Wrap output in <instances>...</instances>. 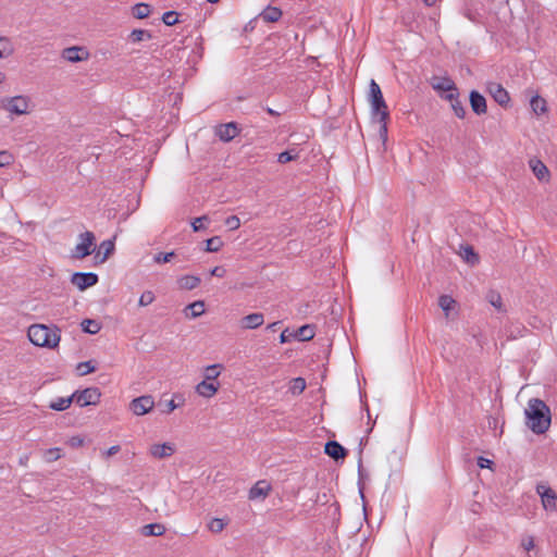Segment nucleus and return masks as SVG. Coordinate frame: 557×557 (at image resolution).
Listing matches in <instances>:
<instances>
[{
    "label": "nucleus",
    "mask_w": 557,
    "mask_h": 557,
    "mask_svg": "<svg viewBox=\"0 0 557 557\" xmlns=\"http://www.w3.org/2000/svg\"><path fill=\"white\" fill-rule=\"evenodd\" d=\"M476 463L482 469H484V468L491 469V466L493 465V460L484 458V457L481 456V457L478 458Z\"/></svg>",
    "instance_id": "864d4df0"
},
{
    "label": "nucleus",
    "mask_w": 557,
    "mask_h": 557,
    "mask_svg": "<svg viewBox=\"0 0 557 557\" xmlns=\"http://www.w3.org/2000/svg\"><path fill=\"white\" fill-rule=\"evenodd\" d=\"M165 406H166V408L163 411L166 413L172 412L173 410H175L178 407V405L174 401V399L169 400Z\"/></svg>",
    "instance_id": "13d9d810"
},
{
    "label": "nucleus",
    "mask_w": 557,
    "mask_h": 557,
    "mask_svg": "<svg viewBox=\"0 0 557 557\" xmlns=\"http://www.w3.org/2000/svg\"><path fill=\"white\" fill-rule=\"evenodd\" d=\"M306 388V381L302 377H295L290 381L289 391L294 395L302 393Z\"/></svg>",
    "instance_id": "c9c22d12"
},
{
    "label": "nucleus",
    "mask_w": 557,
    "mask_h": 557,
    "mask_svg": "<svg viewBox=\"0 0 557 557\" xmlns=\"http://www.w3.org/2000/svg\"><path fill=\"white\" fill-rule=\"evenodd\" d=\"M114 251V242L112 239L103 240L99 247L98 250L95 253V261L96 263H103L107 261L109 256Z\"/></svg>",
    "instance_id": "dca6fc26"
},
{
    "label": "nucleus",
    "mask_w": 557,
    "mask_h": 557,
    "mask_svg": "<svg viewBox=\"0 0 557 557\" xmlns=\"http://www.w3.org/2000/svg\"><path fill=\"white\" fill-rule=\"evenodd\" d=\"M0 107L10 114L25 115L30 112L32 102L29 97L18 95L1 99Z\"/></svg>",
    "instance_id": "7ed1b4c3"
},
{
    "label": "nucleus",
    "mask_w": 557,
    "mask_h": 557,
    "mask_svg": "<svg viewBox=\"0 0 557 557\" xmlns=\"http://www.w3.org/2000/svg\"><path fill=\"white\" fill-rule=\"evenodd\" d=\"M487 90L493 97V99L502 107H505L509 103L510 97L508 91L498 83H490L487 85Z\"/></svg>",
    "instance_id": "9b49d317"
},
{
    "label": "nucleus",
    "mask_w": 557,
    "mask_h": 557,
    "mask_svg": "<svg viewBox=\"0 0 557 557\" xmlns=\"http://www.w3.org/2000/svg\"><path fill=\"white\" fill-rule=\"evenodd\" d=\"M178 449L175 443L173 442H165L162 444H154L150 448V453H164L165 450L175 451Z\"/></svg>",
    "instance_id": "4c0bfd02"
},
{
    "label": "nucleus",
    "mask_w": 557,
    "mask_h": 557,
    "mask_svg": "<svg viewBox=\"0 0 557 557\" xmlns=\"http://www.w3.org/2000/svg\"><path fill=\"white\" fill-rule=\"evenodd\" d=\"M61 57L67 62L76 63L88 60L89 52L85 47L73 46L63 49L61 52Z\"/></svg>",
    "instance_id": "0eeeda50"
},
{
    "label": "nucleus",
    "mask_w": 557,
    "mask_h": 557,
    "mask_svg": "<svg viewBox=\"0 0 557 557\" xmlns=\"http://www.w3.org/2000/svg\"><path fill=\"white\" fill-rule=\"evenodd\" d=\"M156 299V295L152 290H146L144 292L140 297H139V300H138V306L139 307H147L149 305H151Z\"/></svg>",
    "instance_id": "58836bf2"
},
{
    "label": "nucleus",
    "mask_w": 557,
    "mask_h": 557,
    "mask_svg": "<svg viewBox=\"0 0 557 557\" xmlns=\"http://www.w3.org/2000/svg\"><path fill=\"white\" fill-rule=\"evenodd\" d=\"M14 49L9 38L0 37V59L10 57Z\"/></svg>",
    "instance_id": "7c9ffc66"
},
{
    "label": "nucleus",
    "mask_w": 557,
    "mask_h": 557,
    "mask_svg": "<svg viewBox=\"0 0 557 557\" xmlns=\"http://www.w3.org/2000/svg\"><path fill=\"white\" fill-rule=\"evenodd\" d=\"M450 106L456 116L459 119H463L466 116V109L459 98L450 103Z\"/></svg>",
    "instance_id": "c03bdc74"
},
{
    "label": "nucleus",
    "mask_w": 557,
    "mask_h": 557,
    "mask_svg": "<svg viewBox=\"0 0 557 557\" xmlns=\"http://www.w3.org/2000/svg\"><path fill=\"white\" fill-rule=\"evenodd\" d=\"M520 546L524 552H530L535 547L534 537L531 535H525L521 539Z\"/></svg>",
    "instance_id": "a18cd8bd"
},
{
    "label": "nucleus",
    "mask_w": 557,
    "mask_h": 557,
    "mask_svg": "<svg viewBox=\"0 0 557 557\" xmlns=\"http://www.w3.org/2000/svg\"><path fill=\"white\" fill-rule=\"evenodd\" d=\"M95 251V235L92 232H85L78 236V243L75 245L72 257L83 259Z\"/></svg>",
    "instance_id": "20e7f679"
},
{
    "label": "nucleus",
    "mask_w": 557,
    "mask_h": 557,
    "mask_svg": "<svg viewBox=\"0 0 557 557\" xmlns=\"http://www.w3.org/2000/svg\"><path fill=\"white\" fill-rule=\"evenodd\" d=\"M381 125H380V129H379V134L381 136V138L383 139V141H385L387 139V124H386V121H377Z\"/></svg>",
    "instance_id": "6e6d98bb"
},
{
    "label": "nucleus",
    "mask_w": 557,
    "mask_h": 557,
    "mask_svg": "<svg viewBox=\"0 0 557 557\" xmlns=\"http://www.w3.org/2000/svg\"><path fill=\"white\" fill-rule=\"evenodd\" d=\"M287 333V330L283 331L280 335V342L282 344L288 342V335L286 334Z\"/></svg>",
    "instance_id": "bf43d9fd"
},
{
    "label": "nucleus",
    "mask_w": 557,
    "mask_h": 557,
    "mask_svg": "<svg viewBox=\"0 0 557 557\" xmlns=\"http://www.w3.org/2000/svg\"><path fill=\"white\" fill-rule=\"evenodd\" d=\"M265 110L270 115H273V116L280 115V113L277 111L273 110L272 108H267Z\"/></svg>",
    "instance_id": "680f3d73"
},
{
    "label": "nucleus",
    "mask_w": 557,
    "mask_h": 557,
    "mask_svg": "<svg viewBox=\"0 0 557 557\" xmlns=\"http://www.w3.org/2000/svg\"><path fill=\"white\" fill-rule=\"evenodd\" d=\"M381 97H383V95H382L379 84H376V82L374 79H371L370 89H369V101L374 100V99L377 100Z\"/></svg>",
    "instance_id": "ea45409f"
},
{
    "label": "nucleus",
    "mask_w": 557,
    "mask_h": 557,
    "mask_svg": "<svg viewBox=\"0 0 557 557\" xmlns=\"http://www.w3.org/2000/svg\"><path fill=\"white\" fill-rule=\"evenodd\" d=\"M120 446H111L106 453H119Z\"/></svg>",
    "instance_id": "052dcab7"
},
{
    "label": "nucleus",
    "mask_w": 557,
    "mask_h": 557,
    "mask_svg": "<svg viewBox=\"0 0 557 557\" xmlns=\"http://www.w3.org/2000/svg\"><path fill=\"white\" fill-rule=\"evenodd\" d=\"M470 106L472 111L478 114H485L487 111L486 100L485 98L476 90H472L470 92Z\"/></svg>",
    "instance_id": "2eb2a0df"
},
{
    "label": "nucleus",
    "mask_w": 557,
    "mask_h": 557,
    "mask_svg": "<svg viewBox=\"0 0 557 557\" xmlns=\"http://www.w3.org/2000/svg\"><path fill=\"white\" fill-rule=\"evenodd\" d=\"M227 524V521L221 518H212L208 523V529L212 533H221Z\"/></svg>",
    "instance_id": "2f4dec72"
},
{
    "label": "nucleus",
    "mask_w": 557,
    "mask_h": 557,
    "mask_svg": "<svg viewBox=\"0 0 557 557\" xmlns=\"http://www.w3.org/2000/svg\"><path fill=\"white\" fill-rule=\"evenodd\" d=\"M222 246H223V242H222L221 237L213 236L206 242V251L216 252L221 249Z\"/></svg>",
    "instance_id": "e433bc0d"
},
{
    "label": "nucleus",
    "mask_w": 557,
    "mask_h": 557,
    "mask_svg": "<svg viewBox=\"0 0 557 557\" xmlns=\"http://www.w3.org/2000/svg\"><path fill=\"white\" fill-rule=\"evenodd\" d=\"M174 257V251H170V252H159L157 253L154 257H153V261L156 263H165V262H169L171 261V259Z\"/></svg>",
    "instance_id": "09e8293b"
},
{
    "label": "nucleus",
    "mask_w": 557,
    "mask_h": 557,
    "mask_svg": "<svg viewBox=\"0 0 557 557\" xmlns=\"http://www.w3.org/2000/svg\"><path fill=\"white\" fill-rule=\"evenodd\" d=\"M486 300L491 306H493L498 312H506V309L503 304V298L499 293L495 290H490L486 294Z\"/></svg>",
    "instance_id": "412c9836"
},
{
    "label": "nucleus",
    "mask_w": 557,
    "mask_h": 557,
    "mask_svg": "<svg viewBox=\"0 0 557 557\" xmlns=\"http://www.w3.org/2000/svg\"><path fill=\"white\" fill-rule=\"evenodd\" d=\"M82 327H83V331L88 334H97L101 329L100 324L97 321L91 320V319H85L82 322Z\"/></svg>",
    "instance_id": "f704fd0d"
},
{
    "label": "nucleus",
    "mask_w": 557,
    "mask_h": 557,
    "mask_svg": "<svg viewBox=\"0 0 557 557\" xmlns=\"http://www.w3.org/2000/svg\"><path fill=\"white\" fill-rule=\"evenodd\" d=\"M432 87L437 91L456 90L455 83L448 77L437 78L436 82L432 83Z\"/></svg>",
    "instance_id": "5701e85b"
},
{
    "label": "nucleus",
    "mask_w": 557,
    "mask_h": 557,
    "mask_svg": "<svg viewBox=\"0 0 557 557\" xmlns=\"http://www.w3.org/2000/svg\"><path fill=\"white\" fill-rule=\"evenodd\" d=\"M536 493L541 497L542 506L545 510H557V495L549 486L540 483L536 485Z\"/></svg>",
    "instance_id": "423d86ee"
},
{
    "label": "nucleus",
    "mask_w": 557,
    "mask_h": 557,
    "mask_svg": "<svg viewBox=\"0 0 557 557\" xmlns=\"http://www.w3.org/2000/svg\"><path fill=\"white\" fill-rule=\"evenodd\" d=\"M428 5H432L436 0H423Z\"/></svg>",
    "instance_id": "774afa93"
},
{
    "label": "nucleus",
    "mask_w": 557,
    "mask_h": 557,
    "mask_svg": "<svg viewBox=\"0 0 557 557\" xmlns=\"http://www.w3.org/2000/svg\"><path fill=\"white\" fill-rule=\"evenodd\" d=\"M200 284V278L195 275H184L178 280V285L183 289L191 290Z\"/></svg>",
    "instance_id": "393cba45"
},
{
    "label": "nucleus",
    "mask_w": 557,
    "mask_h": 557,
    "mask_svg": "<svg viewBox=\"0 0 557 557\" xmlns=\"http://www.w3.org/2000/svg\"><path fill=\"white\" fill-rule=\"evenodd\" d=\"M27 336L33 345L49 349L58 347L61 339L60 330L57 326L50 327L45 324L30 325Z\"/></svg>",
    "instance_id": "f03ea898"
},
{
    "label": "nucleus",
    "mask_w": 557,
    "mask_h": 557,
    "mask_svg": "<svg viewBox=\"0 0 557 557\" xmlns=\"http://www.w3.org/2000/svg\"><path fill=\"white\" fill-rule=\"evenodd\" d=\"M263 322H264L263 314L260 312H255V313L245 315L240 320V326L244 330H255V329L261 326L263 324Z\"/></svg>",
    "instance_id": "f3484780"
},
{
    "label": "nucleus",
    "mask_w": 557,
    "mask_h": 557,
    "mask_svg": "<svg viewBox=\"0 0 557 557\" xmlns=\"http://www.w3.org/2000/svg\"><path fill=\"white\" fill-rule=\"evenodd\" d=\"M323 453H347L346 449L337 442L330 441L324 444Z\"/></svg>",
    "instance_id": "a19ab883"
},
{
    "label": "nucleus",
    "mask_w": 557,
    "mask_h": 557,
    "mask_svg": "<svg viewBox=\"0 0 557 557\" xmlns=\"http://www.w3.org/2000/svg\"><path fill=\"white\" fill-rule=\"evenodd\" d=\"M74 401L79 407L97 405L100 401L101 393L97 387H88L81 392L73 393Z\"/></svg>",
    "instance_id": "39448f33"
},
{
    "label": "nucleus",
    "mask_w": 557,
    "mask_h": 557,
    "mask_svg": "<svg viewBox=\"0 0 557 557\" xmlns=\"http://www.w3.org/2000/svg\"><path fill=\"white\" fill-rule=\"evenodd\" d=\"M530 166L534 173V175L540 180L544 181L548 177V169L547 166L540 160H531Z\"/></svg>",
    "instance_id": "6ab92c4d"
},
{
    "label": "nucleus",
    "mask_w": 557,
    "mask_h": 557,
    "mask_svg": "<svg viewBox=\"0 0 557 557\" xmlns=\"http://www.w3.org/2000/svg\"><path fill=\"white\" fill-rule=\"evenodd\" d=\"M71 282L75 285L79 290H84L88 287H91L98 283V275L96 273H83L76 272L72 275Z\"/></svg>",
    "instance_id": "6e6552de"
},
{
    "label": "nucleus",
    "mask_w": 557,
    "mask_h": 557,
    "mask_svg": "<svg viewBox=\"0 0 557 557\" xmlns=\"http://www.w3.org/2000/svg\"><path fill=\"white\" fill-rule=\"evenodd\" d=\"M165 532V527L160 523L146 524L141 529V534L145 536H161Z\"/></svg>",
    "instance_id": "aec40b11"
},
{
    "label": "nucleus",
    "mask_w": 557,
    "mask_h": 557,
    "mask_svg": "<svg viewBox=\"0 0 557 557\" xmlns=\"http://www.w3.org/2000/svg\"><path fill=\"white\" fill-rule=\"evenodd\" d=\"M221 363L210 364L205 369L203 380L207 382H215L221 374Z\"/></svg>",
    "instance_id": "b1692460"
},
{
    "label": "nucleus",
    "mask_w": 557,
    "mask_h": 557,
    "mask_svg": "<svg viewBox=\"0 0 557 557\" xmlns=\"http://www.w3.org/2000/svg\"><path fill=\"white\" fill-rule=\"evenodd\" d=\"M73 401V394L69 397H58L57 399L50 403L49 408L55 411H63L67 409Z\"/></svg>",
    "instance_id": "4be33fe9"
},
{
    "label": "nucleus",
    "mask_w": 557,
    "mask_h": 557,
    "mask_svg": "<svg viewBox=\"0 0 557 557\" xmlns=\"http://www.w3.org/2000/svg\"><path fill=\"white\" fill-rule=\"evenodd\" d=\"M203 221H209V218L207 215H202V216L196 218L194 220V222L191 223L193 230L195 232L200 231L203 227V225H202Z\"/></svg>",
    "instance_id": "603ef678"
},
{
    "label": "nucleus",
    "mask_w": 557,
    "mask_h": 557,
    "mask_svg": "<svg viewBox=\"0 0 557 557\" xmlns=\"http://www.w3.org/2000/svg\"><path fill=\"white\" fill-rule=\"evenodd\" d=\"M154 400L151 396H140L132 400L131 409L137 416H143L152 410Z\"/></svg>",
    "instance_id": "1a4fd4ad"
},
{
    "label": "nucleus",
    "mask_w": 557,
    "mask_h": 557,
    "mask_svg": "<svg viewBox=\"0 0 557 557\" xmlns=\"http://www.w3.org/2000/svg\"><path fill=\"white\" fill-rule=\"evenodd\" d=\"M162 22L168 26L175 25L178 22L177 13L174 11H168L163 13Z\"/></svg>",
    "instance_id": "37998d69"
},
{
    "label": "nucleus",
    "mask_w": 557,
    "mask_h": 557,
    "mask_svg": "<svg viewBox=\"0 0 557 557\" xmlns=\"http://www.w3.org/2000/svg\"><path fill=\"white\" fill-rule=\"evenodd\" d=\"M219 388V382H207L202 380L196 385L195 391L199 396L209 399L218 393Z\"/></svg>",
    "instance_id": "ddd939ff"
},
{
    "label": "nucleus",
    "mask_w": 557,
    "mask_h": 557,
    "mask_svg": "<svg viewBox=\"0 0 557 557\" xmlns=\"http://www.w3.org/2000/svg\"><path fill=\"white\" fill-rule=\"evenodd\" d=\"M225 224L230 227V230L234 231L240 226V220L237 215H231L225 220Z\"/></svg>",
    "instance_id": "8fccbe9b"
},
{
    "label": "nucleus",
    "mask_w": 557,
    "mask_h": 557,
    "mask_svg": "<svg viewBox=\"0 0 557 557\" xmlns=\"http://www.w3.org/2000/svg\"><path fill=\"white\" fill-rule=\"evenodd\" d=\"M66 448L75 450V449H90V441L86 440L81 435H75L70 437L66 441Z\"/></svg>",
    "instance_id": "a211bd4d"
},
{
    "label": "nucleus",
    "mask_w": 557,
    "mask_h": 557,
    "mask_svg": "<svg viewBox=\"0 0 557 557\" xmlns=\"http://www.w3.org/2000/svg\"><path fill=\"white\" fill-rule=\"evenodd\" d=\"M527 425L537 434L544 433L550 425V411L547 405L539 399L532 398L525 409Z\"/></svg>",
    "instance_id": "f257e3e1"
},
{
    "label": "nucleus",
    "mask_w": 557,
    "mask_h": 557,
    "mask_svg": "<svg viewBox=\"0 0 557 557\" xmlns=\"http://www.w3.org/2000/svg\"><path fill=\"white\" fill-rule=\"evenodd\" d=\"M76 370L79 375H86L94 372L96 368L92 366L91 361H84L77 364Z\"/></svg>",
    "instance_id": "79ce46f5"
},
{
    "label": "nucleus",
    "mask_w": 557,
    "mask_h": 557,
    "mask_svg": "<svg viewBox=\"0 0 557 557\" xmlns=\"http://www.w3.org/2000/svg\"><path fill=\"white\" fill-rule=\"evenodd\" d=\"M271 490V484L265 480H261L250 488L248 497L250 500H264L269 496Z\"/></svg>",
    "instance_id": "f8f14e48"
},
{
    "label": "nucleus",
    "mask_w": 557,
    "mask_h": 557,
    "mask_svg": "<svg viewBox=\"0 0 557 557\" xmlns=\"http://www.w3.org/2000/svg\"><path fill=\"white\" fill-rule=\"evenodd\" d=\"M150 5L147 3H137L132 8V14L138 20L146 18L150 15Z\"/></svg>",
    "instance_id": "a878e982"
},
{
    "label": "nucleus",
    "mask_w": 557,
    "mask_h": 557,
    "mask_svg": "<svg viewBox=\"0 0 557 557\" xmlns=\"http://www.w3.org/2000/svg\"><path fill=\"white\" fill-rule=\"evenodd\" d=\"M445 92L446 94L443 95L442 97L444 99H446L447 101H449L450 103H453L455 100L458 99L459 94H458V89L457 88L454 91H445Z\"/></svg>",
    "instance_id": "5fc2aeb1"
},
{
    "label": "nucleus",
    "mask_w": 557,
    "mask_h": 557,
    "mask_svg": "<svg viewBox=\"0 0 557 557\" xmlns=\"http://www.w3.org/2000/svg\"><path fill=\"white\" fill-rule=\"evenodd\" d=\"M297 158V154H293L290 151H283L277 156V161L280 163H287Z\"/></svg>",
    "instance_id": "3c124183"
},
{
    "label": "nucleus",
    "mask_w": 557,
    "mask_h": 557,
    "mask_svg": "<svg viewBox=\"0 0 557 557\" xmlns=\"http://www.w3.org/2000/svg\"><path fill=\"white\" fill-rule=\"evenodd\" d=\"M5 81V74L0 72V85Z\"/></svg>",
    "instance_id": "69168bd1"
},
{
    "label": "nucleus",
    "mask_w": 557,
    "mask_h": 557,
    "mask_svg": "<svg viewBox=\"0 0 557 557\" xmlns=\"http://www.w3.org/2000/svg\"><path fill=\"white\" fill-rule=\"evenodd\" d=\"M331 456H332V457H334V459H335V460H339V459H344V457H345L346 455L341 454V455H331Z\"/></svg>",
    "instance_id": "0e129e2a"
},
{
    "label": "nucleus",
    "mask_w": 557,
    "mask_h": 557,
    "mask_svg": "<svg viewBox=\"0 0 557 557\" xmlns=\"http://www.w3.org/2000/svg\"><path fill=\"white\" fill-rule=\"evenodd\" d=\"M362 443H363V438H360V442L358 444V450L361 453L363 447H362Z\"/></svg>",
    "instance_id": "338daca9"
},
{
    "label": "nucleus",
    "mask_w": 557,
    "mask_h": 557,
    "mask_svg": "<svg viewBox=\"0 0 557 557\" xmlns=\"http://www.w3.org/2000/svg\"><path fill=\"white\" fill-rule=\"evenodd\" d=\"M455 299L448 295H442L438 298V306L444 311L446 317H449V313L455 308Z\"/></svg>",
    "instance_id": "bb28decb"
},
{
    "label": "nucleus",
    "mask_w": 557,
    "mask_h": 557,
    "mask_svg": "<svg viewBox=\"0 0 557 557\" xmlns=\"http://www.w3.org/2000/svg\"><path fill=\"white\" fill-rule=\"evenodd\" d=\"M370 106L373 119H377V121H387L389 113L383 97L377 100H371Z\"/></svg>",
    "instance_id": "4468645a"
},
{
    "label": "nucleus",
    "mask_w": 557,
    "mask_h": 557,
    "mask_svg": "<svg viewBox=\"0 0 557 557\" xmlns=\"http://www.w3.org/2000/svg\"><path fill=\"white\" fill-rule=\"evenodd\" d=\"M263 21L265 22H276L282 16V11L276 7H268L261 13Z\"/></svg>",
    "instance_id": "cd10ccee"
},
{
    "label": "nucleus",
    "mask_w": 557,
    "mask_h": 557,
    "mask_svg": "<svg viewBox=\"0 0 557 557\" xmlns=\"http://www.w3.org/2000/svg\"><path fill=\"white\" fill-rule=\"evenodd\" d=\"M239 133L238 126L235 122L221 124L215 128V135L224 143L234 139Z\"/></svg>",
    "instance_id": "9d476101"
},
{
    "label": "nucleus",
    "mask_w": 557,
    "mask_h": 557,
    "mask_svg": "<svg viewBox=\"0 0 557 557\" xmlns=\"http://www.w3.org/2000/svg\"><path fill=\"white\" fill-rule=\"evenodd\" d=\"M226 271L223 267H215L211 270V275L223 277L225 275Z\"/></svg>",
    "instance_id": "4d7b16f0"
},
{
    "label": "nucleus",
    "mask_w": 557,
    "mask_h": 557,
    "mask_svg": "<svg viewBox=\"0 0 557 557\" xmlns=\"http://www.w3.org/2000/svg\"><path fill=\"white\" fill-rule=\"evenodd\" d=\"M60 451H61V448H59V447H54V448H50V449H48V451H47V453L52 454V453H60Z\"/></svg>",
    "instance_id": "e2e57ef3"
},
{
    "label": "nucleus",
    "mask_w": 557,
    "mask_h": 557,
    "mask_svg": "<svg viewBox=\"0 0 557 557\" xmlns=\"http://www.w3.org/2000/svg\"><path fill=\"white\" fill-rule=\"evenodd\" d=\"M190 311V318L195 319L205 313V302L202 300L194 301L186 307Z\"/></svg>",
    "instance_id": "c756f323"
},
{
    "label": "nucleus",
    "mask_w": 557,
    "mask_h": 557,
    "mask_svg": "<svg viewBox=\"0 0 557 557\" xmlns=\"http://www.w3.org/2000/svg\"><path fill=\"white\" fill-rule=\"evenodd\" d=\"M314 327L307 324L298 329L296 337H298L300 341H310L314 337Z\"/></svg>",
    "instance_id": "c85d7f7f"
},
{
    "label": "nucleus",
    "mask_w": 557,
    "mask_h": 557,
    "mask_svg": "<svg viewBox=\"0 0 557 557\" xmlns=\"http://www.w3.org/2000/svg\"><path fill=\"white\" fill-rule=\"evenodd\" d=\"M14 158L12 153L7 150L0 151V168L9 166L13 163Z\"/></svg>",
    "instance_id": "49530a36"
},
{
    "label": "nucleus",
    "mask_w": 557,
    "mask_h": 557,
    "mask_svg": "<svg viewBox=\"0 0 557 557\" xmlns=\"http://www.w3.org/2000/svg\"><path fill=\"white\" fill-rule=\"evenodd\" d=\"M150 38H151V34L146 29H134L129 34V40L134 44L146 40V39H150Z\"/></svg>",
    "instance_id": "72a5a7b5"
},
{
    "label": "nucleus",
    "mask_w": 557,
    "mask_h": 557,
    "mask_svg": "<svg viewBox=\"0 0 557 557\" xmlns=\"http://www.w3.org/2000/svg\"><path fill=\"white\" fill-rule=\"evenodd\" d=\"M530 104H531L532 110L536 114L544 113L547 110L546 101L543 98H541L540 96L532 97Z\"/></svg>",
    "instance_id": "473e14b6"
},
{
    "label": "nucleus",
    "mask_w": 557,
    "mask_h": 557,
    "mask_svg": "<svg viewBox=\"0 0 557 557\" xmlns=\"http://www.w3.org/2000/svg\"><path fill=\"white\" fill-rule=\"evenodd\" d=\"M463 258L467 260V262L472 264L478 261V256L473 251V248L470 246L463 248Z\"/></svg>",
    "instance_id": "de8ad7c7"
}]
</instances>
